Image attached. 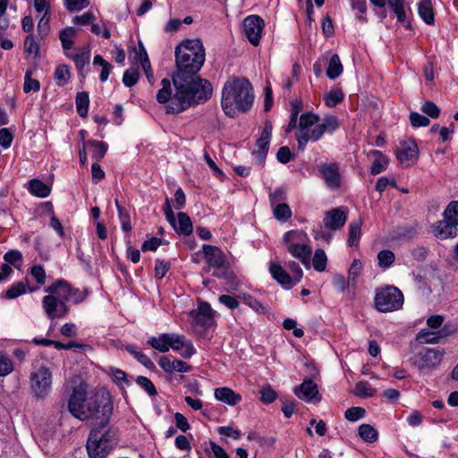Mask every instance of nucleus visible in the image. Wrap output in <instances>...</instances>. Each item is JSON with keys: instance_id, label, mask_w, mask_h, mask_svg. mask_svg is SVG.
<instances>
[{"instance_id": "obj_1", "label": "nucleus", "mask_w": 458, "mask_h": 458, "mask_svg": "<svg viewBox=\"0 0 458 458\" xmlns=\"http://www.w3.org/2000/svg\"><path fill=\"white\" fill-rule=\"evenodd\" d=\"M176 72L173 76L174 92L170 81L163 79L162 88L157 94L159 103L166 104L167 114H180L191 106L211 98V83L198 75L205 62V48L200 39H184L174 50Z\"/></svg>"}, {"instance_id": "obj_2", "label": "nucleus", "mask_w": 458, "mask_h": 458, "mask_svg": "<svg viewBox=\"0 0 458 458\" xmlns=\"http://www.w3.org/2000/svg\"><path fill=\"white\" fill-rule=\"evenodd\" d=\"M67 408L70 413L80 420H99V424L108 423L113 413V403L108 394L89 390L81 378L72 381L68 390Z\"/></svg>"}, {"instance_id": "obj_3", "label": "nucleus", "mask_w": 458, "mask_h": 458, "mask_svg": "<svg viewBox=\"0 0 458 458\" xmlns=\"http://www.w3.org/2000/svg\"><path fill=\"white\" fill-rule=\"evenodd\" d=\"M44 291L47 294L42 298V309L51 320L66 318L70 312L69 302L80 304L89 295L87 289L74 288L64 279L55 280Z\"/></svg>"}, {"instance_id": "obj_4", "label": "nucleus", "mask_w": 458, "mask_h": 458, "mask_svg": "<svg viewBox=\"0 0 458 458\" xmlns=\"http://www.w3.org/2000/svg\"><path fill=\"white\" fill-rule=\"evenodd\" d=\"M254 102L253 89L245 78H229L222 90L221 106L225 114L233 117L238 112H247Z\"/></svg>"}, {"instance_id": "obj_5", "label": "nucleus", "mask_w": 458, "mask_h": 458, "mask_svg": "<svg viewBox=\"0 0 458 458\" xmlns=\"http://www.w3.org/2000/svg\"><path fill=\"white\" fill-rule=\"evenodd\" d=\"M283 242L287 251L295 259H299L306 267H310V258L312 249L310 245V240L308 234L302 230H291L283 236Z\"/></svg>"}, {"instance_id": "obj_6", "label": "nucleus", "mask_w": 458, "mask_h": 458, "mask_svg": "<svg viewBox=\"0 0 458 458\" xmlns=\"http://www.w3.org/2000/svg\"><path fill=\"white\" fill-rule=\"evenodd\" d=\"M202 251L208 266L203 267V272L208 273L211 268L215 270L212 276L219 279L232 282L234 278L233 273L230 268L229 262L225 252L214 245L203 244Z\"/></svg>"}, {"instance_id": "obj_7", "label": "nucleus", "mask_w": 458, "mask_h": 458, "mask_svg": "<svg viewBox=\"0 0 458 458\" xmlns=\"http://www.w3.org/2000/svg\"><path fill=\"white\" fill-rule=\"evenodd\" d=\"M404 303L402 291L394 285H385L376 289L374 304L377 310L388 313L400 310Z\"/></svg>"}, {"instance_id": "obj_8", "label": "nucleus", "mask_w": 458, "mask_h": 458, "mask_svg": "<svg viewBox=\"0 0 458 458\" xmlns=\"http://www.w3.org/2000/svg\"><path fill=\"white\" fill-rule=\"evenodd\" d=\"M320 121V116L312 112H305L299 117L297 123V131L295 132V139L298 142V148L302 151L306 148L307 143L311 140L318 141L313 138L314 127Z\"/></svg>"}, {"instance_id": "obj_9", "label": "nucleus", "mask_w": 458, "mask_h": 458, "mask_svg": "<svg viewBox=\"0 0 458 458\" xmlns=\"http://www.w3.org/2000/svg\"><path fill=\"white\" fill-rule=\"evenodd\" d=\"M30 388L38 399H45L52 386V373L47 367L41 366L30 374Z\"/></svg>"}, {"instance_id": "obj_10", "label": "nucleus", "mask_w": 458, "mask_h": 458, "mask_svg": "<svg viewBox=\"0 0 458 458\" xmlns=\"http://www.w3.org/2000/svg\"><path fill=\"white\" fill-rule=\"evenodd\" d=\"M444 353V351L439 348H422L411 360L420 370H431L441 363Z\"/></svg>"}, {"instance_id": "obj_11", "label": "nucleus", "mask_w": 458, "mask_h": 458, "mask_svg": "<svg viewBox=\"0 0 458 458\" xmlns=\"http://www.w3.org/2000/svg\"><path fill=\"white\" fill-rule=\"evenodd\" d=\"M163 210L166 220L177 233L187 236L192 233L193 226L190 216L184 212H179L175 216L168 198L165 199Z\"/></svg>"}, {"instance_id": "obj_12", "label": "nucleus", "mask_w": 458, "mask_h": 458, "mask_svg": "<svg viewBox=\"0 0 458 458\" xmlns=\"http://www.w3.org/2000/svg\"><path fill=\"white\" fill-rule=\"evenodd\" d=\"M98 428H92L88 442L87 451L90 458H106L111 451L110 445L101 441Z\"/></svg>"}, {"instance_id": "obj_13", "label": "nucleus", "mask_w": 458, "mask_h": 458, "mask_svg": "<svg viewBox=\"0 0 458 458\" xmlns=\"http://www.w3.org/2000/svg\"><path fill=\"white\" fill-rule=\"evenodd\" d=\"M242 25L248 40L253 46H258L262 36L264 21L258 15H250L244 19Z\"/></svg>"}, {"instance_id": "obj_14", "label": "nucleus", "mask_w": 458, "mask_h": 458, "mask_svg": "<svg viewBox=\"0 0 458 458\" xmlns=\"http://www.w3.org/2000/svg\"><path fill=\"white\" fill-rule=\"evenodd\" d=\"M318 173L331 191H336L340 188L342 178L337 164L323 163L318 166Z\"/></svg>"}, {"instance_id": "obj_15", "label": "nucleus", "mask_w": 458, "mask_h": 458, "mask_svg": "<svg viewBox=\"0 0 458 458\" xmlns=\"http://www.w3.org/2000/svg\"><path fill=\"white\" fill-rule=\"evenodd\" d=\"M395 155L403 165L410 166L418 159L419 148L414 140H403L400 142L396 148Z\"/></svg>"}, {"instance_id": "obj_16", "label": "nucleus", "mask_w": 458, "mask_h": 458, "mask_svg": "<svg viewBox=\"0 0 458 458\" xmlns=\"http://www.w3.org/2000/svg\"><path fill=\"white\" fill-rule=\"evenodd\" d=\"M294 394L306 403H317L320 401V396L317 384L311 379H305L293 390Z\"/></svg>"}, {"instance_id": "obj_17", "label": "nucleus", "mask_w": 458, "mask_h": 458, "mask_svg": "<svg viewBox=\"0 0 458 458\" xmlns=\"http://www.w3.org/2000/svg\"><path fill=\"white\" fill-rule=\"evenodd\" d=\"M169 346L183 358H191L196 353L192 342L178 334L171 333Z\"/></svg>"}, {"instance_id": "obj_18", "label": "nucleus", "mask_w": 458, "mask_h": 458, "mask_svg": "<svg viewBox=\"0 0 458 458\" xmlns=\"http://www.w3.org/2000/svg\"><path fill=\"white\" fill-rule=\"evenodd\" d=\"M194 326L208 328L214 323L213 310L206 302L199 303L197 310L191 312Z\"/></svg>"}, {"instance_id": "obj_19", "label": "nucleus", "mask_w": 458, "mask_h": 458, "mask_svg": "<svg viewBox=\"0 0 458 458\" xmlns=\"http://www.w3.org/2000/svg\"><path fill=\"white\" fill-rule=\"evenodd\" d=\"M340 127L338 118L332 114L325 115L322 122L315 124L313 138L319 140L325 133L332 134Z\"/></svg>"}, {"instance_id": "obj_20", "label": "nucleus", "mask_w": 458, "mask_h": 458, "mask_svg": "<svg viewBox=\"0 0 458 458\" xmlns=\"http://www.w3.org/2000/svg\"><path fill=\"white\" fill-rule=\"evenodd\" d=\"M346 219V214L342 208H333L326 213L323 225L326 228L335 231L343 227Z\"/></svg>"}, {"instance_id": "obj_21", "label": "nucleus", "mask_w": 458, "mask_h": 458, "mask_svg": "<svg viewBox=\"0 0 458 458\" xmlns=\"http://www.w3.org/2000/svg\"><path fill=\"white\" fill-rule=\"evenodd\" d=\"M456 331L457 328L449 329L446 325L437 333L430 332L428 329H421L417 335V340L420 344H437L440 338L454 334Z\"/></svg>"}, {"instance_id": "obj_22", "label": "nucleus", "mask_w": 458, "mask_h": 458, "mask_svg": "<svg viewBox=\"0 0 458 458\" xmlns=\"http://www.w3.org/2000/svg\"><path fill=\"white\" fill-rule=\"evenodd\" d=\"M269 271L272 277L284 289H291L296 281L280 265L271 263Z\"/></svg>"}, {"instance_id": "obj_23", "label": "nucleus", "mask_w": 458, "mask_h": 458, "mask_svg": "<svg viewBox=\"0 0 458 458\" xmlns=\"http://www.w3.org/2000/svg\"><path fill=\"white\" fill-rule=\"evenodd\" d=\"M272 131L273 124L270 121L267 120L264 123L263 130L256 143V146L258 148L257 152L259 153L260 157H264L268 151L270 140L272 136Z\"/></svg>"}, {"instance_id": "obj_24", "label": "nucleus", "mask_w": 458, "mask_h": 458, "mask_svg": "<svg viewBox=\"0 0 458 458\" xmlns=\"http://www.w3.org/2000/svg\"><path fill=\"white\" fill-rule=\"evenodd\" d=\"M75 64L79 74L84 77L88 72V66L89 64L90 51L87 47L77 49L75 53L69 55Z\"/></svg>"}, {"instance_id": "obj_25", "label": "nucleus", "mask_w": 458, "mask_h": 458, "mask_svg": "<svg viewBox=\"0 0 458 458\" xmlns=\"http://www.w3.org/2000/svg\"><path fill=\"white\" fill-rule=\"evenodd\" d=\"M158 365L167 373H172L174 371L184 373L191 370V366L185 361L178 359H170L166 356L159 359Z\"/></svg>"}, {"instance_id": "obj_26", "label": "nucleus", "mask_w": 458, "mask_h": 458, "mask_svg": "<svg viewBox=\"0 0 458 458\" xmlns=\"http://www.w3.org/2000/svg\"><path fill=\"white\" fill-rule=\"evenodd\" d=\"M434 235L441 240L454 238L457 235V226L444 218L433 226Z\"/></svg>"}, {"instance_id": "obj_27", "label": "nucleus", "mask_w": 458, "mask_h": 458, "mask_svg": "<svg viewBox=\"0 0 458 458\" xmlns=\"http://www.w3.org/2000/svg\"><path fill=\"white\" fill-rule=\"evenodd\" d=\"M214 395L217 401L230 406H234L242 401L240 394L226 386L216 388Z\"/></svg>"}, {"instance_id": "obj_28", "label": "nucleus", "mask_w": 458, "mask_h": 458, "mask_svg": "<svg viewBox=\"0 0 458 458\" xmlns=\"http://www.w3.org/2000/svg\"><path fill=\"white\" fill-rule=\"evenodd\" d=\"M418 14L428 25L435 23V12L432 0H420L418 3Z\"/></svg>"}, {"instance_id": "obj_29", "label": "nucleus", "mask_w": 458, "mask_h": 458, "mask_svg": "<svg viewBox=\"0 0 458 458\" xmlns=\"http://www.w3.org/2000/svg\"><path fill=\"white\" fill-rule=\"evenodd\" d=\"M86 148L91 155V157L99 160L103 158L107 150V144L103 141H98L95 140H89L87 142H84Z\"/></svg>"}, {"instance_id": "obj_30", "label": "nucleus", "mask_w": 458, "mask_h": 458, "mask_svg": "<svg viewBox=\"0 0 458 458\" xmlns=\"http://www.w3.org/2000/svg\"><path fill=\"white\" fill-rule=\"evenodd\" d=\"M369 154L376 157L370 166V174L376 175L385 171L389 163L388 157L379 150H372Z\"/></svg>"}, {"instance_id": "obj_31", "label": "nucleus", "mask_w": 458, "mask_h": 458, "mask_svg": "<svg viewBox=\"0 0 458 458\" xmlns=\"http://www.w3.org/2000/svg\"><path fill=\"white\" fill-rule=\"evenodd\" d=\"M170 335L171 333L160 334L157 336L150 337L148 343L160 352H166L170 350Z\"/></svg>"}, {"instance_id": "obj_32", "label": "nucleus", "mask_w": 458, "mask_h": 458, "mask_svg": "<svg viewBox=\"0 0 458 458\" xmlns=\"http://www.w3.org/2000/svg\"><path fill=\"white\" fill-rule=\"evenodd\" d=\"M107 423L105 425L99 424V420H96L95 426L93 428H99V435L102 437L101 441L107 445H110L111 450L117 443V431L115 429H107L103 430Z\"/></svg>"}, {"instance_id": "obj_33", "label": "nucleus", "mask_w": 458, "mask_h": 458, "mask_svg": "<svg viewBox=\"0 0 458 458\" xmlns=\"http://www.w3.org/2000/svg\"><path fill=\"white\" fill-rule=\"evenodd\" d=\"M30 192L38 198H46L50 194L51 188L38 179H32L29 182Z\"/></svg>"}, {"instance_id": "obj_34", "label": "nucleus", "mask_w": 458, "mask_h": 458, "mask_svg": "<svg viewBox=\"0 0 458 458\" xmlns=\"http://www.w3.org/2000/svg\"><path fill=\"white\" fill-rule=\"evenodd\" d=\"M387 4L395 14L397 21L403 24L406 21L405 0H387Z\"/></svg>"}, {"instance_id": "obj_35", "label": "nucleus", "mask_w": 458, "mask_h": 458, "mask_svg": "<svg viewBox=\"0 0 458 458\" xmlns=\"http://www.w3.org/2000/svg\"><path fill=\"white\" fill-rule=\"evenodd\" d=\"M343 72V65L338 55L335 54L331 56L327 69V76L335 80L339 77Z\"/></svg>"}, {"instance_id": "obj_36", "label": "nucleus", "mask_w": 458, "mask_h": 458, "mask_svg": "<svg viewBox=\"0 0 458 458\" xmlns=\"http://www.w3.org/2000/svg\"><path fill=\"white\" fill-rule=\"evenodd\" d=\"M361 225L362 222L360 219L352 222L349 225V237H348V245L351 247L358 246L360 234H361Z\"/></svg>"}, {"instance_id": "obj_37", "label": "nucleus", "mask_w": 458, "mask_h": 458, "mask_svg": "<svg viewBox=\"0 0 458 458\" xmlns=\"http://www.w3.org/2000/svg\"><path fill=\"white\" fill-rule=\"evenodd\" d=\"M75 103L79 115L81 117H86L88 115L89 105V94L86 91L77 93Z\"/></svg>"}, {"instance_id": "obj_38", "label": "nucleus", "mask_w": 458, "mask_h": 458, "mask_svg": "<svg viewBox=\"0 0 458 458\" xmlns=\"http://www.w3.org/2000/svg\"><path fill=\"white\" fill-rule=\"evenodd\" d=\"M28 287V281L25 279L24 281H20L13 284L6 291H5V298L7 299H15L26 293V289Z\"/></svg>"}, {"instance_id": "obj_39", "label": "nucleus", "mask_w": 458, "mask_h": 458, "mask_svg": "<svg viewBox=\"0 0 458 458\" xmlns=\"http://www.w3.org/2000/svg\"><path fill=\"white\" fill-rule=\"evenodd\" d=\"M395 260V255L389 250H383L377 253V266L386 270L391 267Z\"/></svg>"}, {"instance_id": "obj_40", "label": "nucleus", "mask_w": 458, "mask_h": 458, "mask_svg": "<svg viewBox=\"0 0 458 458\" xmlns=\"http://www.w3.org/2000/svg\"><path fill=\"white\" fill-rule=\"evenodd\" d=\"M359 436L368 443H374L377 440V431L369 424H361L359 427Z\"/></svg>"}, {"instance_id": "obj_41", "label": "nucleus", "mask_w": 458, "mask_h": 458, "mask_svg": "<svg viewBox=\"0 0 458 458\" xmlns=\"http://www.w3.org/2000/svg\"><path fill=\"white\" fill-rule=\"evenodd\" d=\"M344 99V93L341 89H333L325 95V104L328 107H335Z\"/></svg>"}, {"instance_id": "obj_42", "label": "nucleus", "mask_w": 458, "mask_h": 458, "mask_svg": "<svg viewBox=\"0 0 458 458\" xmlns=\"http://www.w3.org/2000/svg\"><path fill=\"white\" fill-rule=\"evenodd\" d=\"M327 258L326 252L322 249H317L312 258V266L318 272L325 271L327 267Z\"/></svg>"}, {"instance_id": "obj_43", "label": "nucleus", "mask_w": 458, "mask_h": 458, "mask_svg": "<svg viewBox=\"0 0 458 458\" xmlns=\"http://www.w3.org/2000/svg\"><path fill=\"white\" fill-rule=\"evenodd\" d=\"M273 215L278 221H287L292 216V210L287 204L280 203L272 207Z\"/></svg>"}, {"instance_id": "obj_44", "label": "nucleus", "mask_w": 458, "mask_h": 458, "mask_svg": "<svg viewBox=\"0 0 458 458\" xmlns=\"http://www.w3.org/2000/svg\"><path fill=\"white\" fill-rule=\"evenodd\" d=\"M71 77L68 65H59L55 72V79L58 86H64L68 83Z\"/></svg>"}, {"instance_id": "obj_45", "label": "nucleus", "mask_w": 458, "mask_h": 458, "mask_svg": "<svg viewBox=\"0 0 458 458\" xmlns=\"http://www.w3.org/2000/svg\"><path fill=\"white\" fill-rule=\"evenodd\" d=\"M93 65H99L101 67L100 81L102 82L106 81L108 79L112 65L99 55L94 56Z\"/></svg>"}, {"instance_id": "obj_46", "label": "nucleus", "mask_w": 458, "mask_h": 458, "mask_svg": "<svg viewBox=\"0 0 458 458\" xmlns=\"http://www.w3.org/2000/svg\"><path fill=\"white\" fill-rule=\"evenodd\" d=\"M444 218L454 225H458V201H451L444 211Z\"/></svg>"}, {"instance_id": "obj_47", "label": "nucleus", "mask_w": 458, "mask_h": 458, "mask_svg": "<svg viewBox=\"0 0 458 458\" xmlns=\"http://www.w3.org/2000/svg\"><path fill=\"white\" fill-rule=\"evenodd\" d=\"M354 394L361 398L371 397L376 394V390L370 386L369 382L360 381L356 384Z\"/></svg>"}, {"instance_id": "obj_48", "label": "nucleus", "mask_w": 458, "mask_h": 458, "mask_svg": "<svg viewBox=\"0 0 458 458\" xmlns=\"http://www.w3.org/2000/svg\"><path fill=\"white\" fill-rule=\"evenodd\" d=\"M75 35L73 28H66L61 30L59 38L62 43V47L64 49H71L73 46L72 38Z\"/></svg>"}, {"instance_id": "obj_49", "label": "nucleus", "mask_w": 458, "mask_h": 458, "mask_svg": "<svg viewBox=\"0 0 458 458\" xmlns=\"http://www.w3.org/2000/svg\"><path fill=\"white\" fill-rule=\"evenodd\" d=\"M115 206L118 210L122 228L123 231L128 232L131 228L130 215H129L128 211L123 207H122L120 205L117 199H115Z\"/></svg>"}, {"instance_id": "obj_50", "label": "nucleus", "mask_w": 458, "mask_h": 458, "mask_svg": "<svg viewBox=\"0 0 458 458\" xmlns=\"http://www.w3.org/2000/svg\"><path fill=\"white\" fill-rule=\"evenodd\" d=\"M362 270V263L360 259H355L351 264L348 270V279L352 284H356V279Z\"/></svg>"}, {"instance_id": "obj_51", "label": "nucleus", "mask_w": 458, "mask_h": 458, "mask_svg": "<svg viewBox=\"0 0 458 458\" xmlns=\"http://www.w3.org/2000/svg\"><path fill=\"white\" fill-rule=\"evenodd\" d=\"M40 89V83L38 81L31 78V72L27 71L24 77L23 90L26 93L30 91L38 92Z\"/></svg>"}, {"instance_id": "obj_52", "label": "nucleus", "mask_w": 458, "mask_h": 458, "mask_svg": "<svg viewBox=\"0 0 458 458\" xmlns=\"http://www.w3.org/2000/svg\"><path fill=\"white\" fill-rule=\"evenodd\" d=\"M420 110L433 119H437L440 114V108L429 100L422 103Z\"/></svg>"}, {"instance_id": "obj_53", "label": "nucleus", "mask_w": 458, "mask_h": 458, "mask_svg": "<svg viewBox=\"0 0 458 458\" xmlns=\"http://www.w3.org/2000/svg\"><path fill=\"white\" fill-rule=\"evenodd\" d=\"M410 122L411 126L414 128L426 127L430 123V121L428 117L417 112H411L410 114Z\"/></svg>"}, {"instance_id": "obj_54", "label": "nucleus", "mask_w": 458, "mask_h": 458, "mask_svg": "<svg viewBox=\"0 0 458 458\" xmlns=\"http://www.w3.org/2000/svg\"><path fill=\"white\" fill-rule=\"evenodd\" d=\"M13 370L12 360L0 352V377L9 375Z\"/></svg>"}, {"instance_id": "obj_55", "label": "nucleus", "mask_w": 458, "mask_h": 458, "mask_svg": "<svg viewBox=\"0 0 458 458\" xmlns=\"http://www.w3.org/2000/svg\"><path fill=\"white\" fill-rule=\"evenodd\" d=\"M109 375L112 377L113 381L121 386L129 384L126 373L121 369L111 368Z\"/></svg>"}, {"instance_id": "obj_56", "label": "nucleus", "mask_w": 458, "mask_h": 458, "mask_svg": "<svg viewBox=\"0 0 458 458\" xmlns=\"http://www.w3.org/2000/svg\"><path fill=\"white\" fill-rule=\"evenodd\" d=\"M366 411L361 407H351L345 411V419L349 421H357L364 417Z\"/></svg>"}, {"instance_id": "obj_57", "label": "nucleus", "mask_w": 458, "mask_h": 458, "mask_svg": "<svg viewBox=\"0 0 458 458\" xmlns=\"http://www.w3.org/2000/svg\"><path fill=\"white\" fill-rule=\"evenodd\" d=\"M332 283H333L334 287L338 292L343 293L348 289V287L351 284V281H349V279L346 280L343 275L336 274L333 276Z\"/></svg>"}, {"instance_id": "obj_58", "label": "nucleus", "mask_w": 458, "mask_h": 458, "mask_svg": "<svg viewBox=\"0 0 458 458\" xmlns=\"http://www.w3.org/2000/svg\"><path fill=\"white\" fill-rule=\"evenodd\" d=\"M139 79V72L135 69H128L124 72L123 77V82L127 87L135 85Z\"/></svg>"}, {"instance_id": "obj_59", "label": "nucleus", "mask_w": 458, "mask_h": 458, "mask_svg": "<svg viewBox=\"0 0 458 458\" xmlns=\"http://www.w3.org/2000/svg\"><path fill=\"white\" fill-rule=\"evenodd\" d=\"M25 52L37 56L38 55V45L32 35H28L24 40Z\"/></svg>"}, {"instance_id": "obj_60", "label": "nucleus", "mask_w": 458, "mask_h": 458, "mask_svg": "<svg viewBox=\"0 0 458 458\" xmlns=\"http://www.w3.org/2000/svg\"><path fill=\"white\" fill-rule=\"evenodd\" d=\"M170 268V262L157 259L155 265V277L163 278Z\"/></svg>"}, {"instance_id": "obj_61", "label": "nucleus", "mask_w": 458, "mask_h": 458, "mask_svg": "<svg viewBox=\"0 0 458 458\" xmlns=\"http://www.w3.org/2000/svg\"><path fill=\"white\" fill-rule=\"evenodd\" d=\"M143 47L144 44L139 40V51L135 47L129 49V58L143 66Z\"/></svg>"}, {"instance_id": "obj_62", "label": "nucleus", "mask_w": 458, "mask_h": 458, "mask_svg": "<svg viewBox=\"0 0 458 458\" xmlns=\"http://www.w3.org/2000/svg\"><path fill=\"white\" fill-rule=\"evenodd\" d=\"M30 274L38 284H40V285L45 284L47 276H46L45 269L42 266H40V265L33 266L30 269Z\"/></svg>"}, {"instance_id": "obj_63", "label": "nucleus", "mask_w": 458, "mask_h": 458, "mask_svg": "<svg viewBox=\"0 0 458 458\" xmlns=\"http://www.w3.org/2000/svg\"><path fill=\"white\" fill-rule=\"evenodd\" d=\"M261 396L260 400L263 403L269 404L272 403L277 397V394L275 390H273L270 386L264 387L260 391Z\"/></svg>"}, {"instance_id": "obj_64", "label": "nucleus", "mask_w": 458, "mask_h": 458, "mask_svg": "<svg viewBox=\"0 0 458 458\" xmlns=\"http://www.w3.org/2000/svg\"><path fill=\"white\" fill-rule=\"evenodd\" d=\"M88 5L89 0H65V6L70 12L82 10Z\"/></svg>"}]
</instances>
